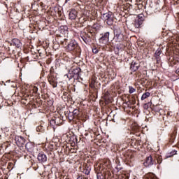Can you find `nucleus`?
Instances as JSON below:
<instances>
[{
	"instance_id": "nucleus-7",
	"label": "nucleus",
	"mask_w": 179,
	"mask_h": 179,
	"mask_svg": "<svg viewBox=\"0 0 179 179\" xmlns=\"http://www.w3.org/2000/svg\"><path fill=\"white\" fill-rule=\"evenodd\" d=\"M10 45H14L16 48H22V42L17 38H13L10 43Z\"/></svg>"
},
{
	"instance_id": "nucleus-39",
	"label": "nucleus",
	"mask_w": 179,
	"mask_h": 179,
	"mask_svg": "<svg viewBox=\"0 0 179 179\" xmlns=\"http://www.w3.org/2000/svg\"><path fill=\"white\" fill-rule=\"evenodd\" d=\"M27 145H29V143H26L25 144V148L27 149Z\"/></svg>"
},
{
	"instance_id": "nucleus-19",
	"label": "nucleus",
	"mask_w": 179,
	"mask_h": 179,
	"mask_svg": "<svg viewBox=\"0 0 179 179\" xmlns=\"http://www.w3.org/2000/svg\"><path fill=\"white\" fill-rule=\"evenodd\" d=\"M106 23L107 24H108V26H111L113 23H114V20L113 19V17H111V15L106 20Z\"/></svg>"
},
{
	"instance_id": "nucleus-8",
	"label": "nucleus",
	"mask_w": 179,
	"mask_h": 179,
	"mask_svg": "<svg viewBox=\"0 0 179 179\" xmlns=\"http://www.w3.org/2000/svg\"><path fill=\"white\" fill-rule=\"evenodd\" d=\"M162 49L161 48H158L155 54V58L156 59L157 61V64H160L161 62V57L160 55H162Z\"/></svg>"
},
{
	"instance_id": "nucleus-18",
	"label": "nucleus",
	"mask_w": 179,
	"mask_h": 179,
	"mask_svg": "<svg viewBox=\"0 0 179 179\" xmlns=\"http://www.w3.org/2000/svg\"><path fill=\"white\" fill-rule=\"evenodd\" d=\"M155 159H156L158 164H160L162 162H163V158L162 157L161 155H155L154 156Z\"/></svg>"
},
{
	"instance_id": "nucleus-23",
	"label": "nucleus",
	"mask_w": 179,
	"mask_h": 179,
	"mask_svg": "<svg viewBox=\"0 0 179 179\" xmlns=\"http://www.w3.org/2000/svg\"><path fill=\"white\" fill-rule=\"evenodd\" d=\"M13 167H15V164H14L13 163L9 162V163L8 164L7 169H8V170H13Z\"/></svg>"
},
{
	"instance_id": "nucleus-34",
	"label": "nucleus",
	"mask_w": 179,
	"mask_h": 179,
	"mask_svg": "<svg viewBox=\"0 0 179 179\" xmlns=\"http://www.w3.org/2000/svg\"><path fill=\"white\" fill-rule=\"evenodd\" d=\"M33 92L34 93H37V92H38V88L37 87H34Z\"/></svg>"
},
{
	"instance_id": "nucleus-11",
	"label": "nucleus",
	"mask_w": 179,
	"mask_h": 179,
	"mask_svg": "<svg viewBox=\"0 0 179 179\" xmlns=\"http://www.w3.org/2000/svg\"><path fill=\"white\" fill-rule=\"evenodd\" d=\"M69 19H71V20H75V19H76V17H78V11H76V10L75 9H72L70 13H69Z\"/></svg>"
},
{
	"instance_id": "nucleus-5",
	"label": "nucleus",
	"mask_w": 179,
	"mask_h": 179,
	"mask_svg": "<svg viewBox=\"0 0 179 179\" xmlns=\"http://www.w3.org/2000/svg\"><path fill=\"white\" fill-rule=\"evenodd\" d=\"M114 34L117 37V40H122L124 38V35H122L121 29L120 27L114 29Z\"/></svg>"
},
{
	"instance_id": "nucleus-28",
	"label": "nucleus",
	"mask_w": 179,
	"mask_h": 179,
	"mask_svg": "<svg viewBox=\"0 0 179 179\" xmlns=\"http://www.w3.org/2000/svg\"><path fill=\"white\" fill-rule=\"evenodd\" d=\"M80 68H76V69H74L73 72L75 73V75H78L79 76V73H80Z\"/></svg>"
},
{
	"instance_id": "nucleus-40",
	"label": "nucleus",
	"mask_w": 179,
	"mask_h": 179,
	"mask_svg": "<svg viewBox=\"0 0 179 179\" xmlns=\"http://www.w3.org/2000/svg\"><path fill=\"white\" fill-rule=\"evenodd\" d=\"M64 41H66V43H68V40L67 39H64Z\"/></svg>"
},
{
	"instance_id": "nucleus-20",
	"label": "nucleus",
	"mask_w": 179,
	"mask_h": 179,
	"mask_svg": "<svg viewBox=\"0 0 179 179\" xmlns=\"http://www.w3.org/2000/svg\"><path fill=\"white\" fill-rule=\"evenodd\" d=\"M148 97H150V92H145L141 96V100H146Z\"/></svg>"
},
{
	"instance_id": "nucleus-27",
	"label": "nucleus",
	"mask_w": 179,
	"mask_h": 179,
	"mask_svg": "<svg viewBox=\"0 0 179 179\" xmlns=\"http://www.w3.org/2000/svg\"><path fill=\"white\" fill-rule=\"evenodd\" d=\"M83 173H84L86 176H89L90 174V169H87L85 168L83 169Z\"/></svg>"
},
{
	"instance_id": "nucleus-33",
	"label": "nucleus",
	"mask_w": 179,
	"mask_h": 179,
	"mask_svg": "<svg viewBox=\"0 0 179 179\" xmlns=\"http://www.w3.org/2000/svg\"><path fill=\"white\" fill-rule=\"evenodd\" d=\"M92 52H93V54H97V53L99 52V48H94L92 49Z\"/></svg>"
},
{
	"instance_id": "nucleus-2",
	"label": "nucleus",
	"mask_w": 179,
	"mask_h": 179,
	"mask_svg": "<svg viewBox=\"0 0 179 179\" xmlns=\"http://www.w3.org/2000/svg\"><path fill=\"white\" fill-rule=\"evenodd\" d=\"M153 164H156V159H155L154 156L150 155L145 159L144 166L145 167H149V166H152Z\"/></svg>"
},
{
	"instance_id": "nucleus-15",
	"label": "nucleus",
	"mask_w": 179,
	"mask_h": 179,
	"mask_svg": "<svg viewBox=\"0 0 179 179\" xmlns=\"http://www.w3.org/2000/svg\"><path fill=\"white\" fill-rule=\"evenodd\" d=\"M144 179H157V177L155 173H150L145 175Z\"/></svg>"
},
{
	"instance_id": "nucleus-38",
	"label": "nucleus",
	"mask_w": 179,
	"mask_h": 179,
	"mask_svg": "<svg viewBox=\"0 0 179 179\" xmlns=\"http://www.w3.org/2000/svg\"><path fill=\"white\" fill-rule=\"evenodd\" d=\"M28 97H29V96H24L25 100H27V98H28Z\"/></svg>"
},
{
	"instance_id": "nucleus-24",
	"label": "nucleus",
	"mask_w": 179,
	"mask_h": 179,
	"mask_svg": "<svg viewBox=\"0 0 179 179\" xmlns=\"http://www.w3.org/2000/svg\"><path fill=\"white\" fill-rule=\"evenodd\" d=\"M111 16V15L110 13H105L103 15V17L104 19V20H106V22H107V20H108V18Z\"/></svg>"
},
{
	"instance_id": "nucleus-35",
	"label": "nucleus",
	"mask_w": 179,
	"mask_h": 179,
	"mask_svg": "<svg viewBox=\"0 0 179 179\" xmlns=\"http://www.w3.org/2000/svg\"><path fill=\"white\" fill-rule=\"evenodd\" d=\"M63 94H64V96H68V92H64L63 93Z\"/></svg>"
},
{
	"instance_id": "nucleus-31",
	"label": "nucleus",
	"mask_w": 179,
	"mask_h": 179,
	"mask_svg": "<svg viewBox=\"0 0 179 179\" xmlns=\"http://www.w3.org/2000/svg\"><path fill=\"white\" fill-rule=\"evenodd\" d=\"M97 179H104V176L102 173H97Z\"/></svg>"
},
{
	"instance_id": "nucleus-22",
	"label": "nucleus",
	"mask_w": 179,
	"mask_h": 179,
	"mask_svg": "<svg viewBox=\"0 0 179 179\" xmlns=\"http://www.w3.org/2000/svg\"><path fill=\"white\" fill-rule=\"evenodd\" d=\"M94 85H96V80H94V78H92L90 83V87H91L92 89H93V88H94Z\"/></svg>"
},
{
	"instance_id": "nucleus-21",
	"label": "nucleus",
	"mask_w": 179,
	"mask_h": 179,
	"mask_svg": "<svg viewBox=\"0 0 179 179\" xmlns=\"http://www.w3.org/2000/svg\"><path fill=\"white\" fill-rule=\"evenodd\" d=\"M176 134H177V130H174L171 134V141L170 142H174V139H176Z\"/></svg>"
},
{
	"instance_id": "nucleus-25",
	"label": "nucleus",
	"mask_w": 179,
	"mask_h": 179,
	"mask_svg": "<svg viewBox=\"0 0 179 179\" xmlns=\"http://www.w3.org/2000/svg\"><path fill=\"white\" fill-rule=\"evenodd\" d=\"M49 179H57V176L52 173L48 174Z\"/></svg>"
},
{
	"instance_id": "nucleus-10",
	"label": "nucleus",
	"mask_w": 179,
	"mask_h": 179,
	"mask_svg": "<svg viewBox=\"0 0 179 179\" xmlns=\"http://www.w3.org/2000/svg\"><path fill=\"white\" fill-rule=\"evenodd\" d=\"M139 66H141V65H139L138 63L136 62H132L130 66V69L133 72H136V71L139 69Z\"/></svg>"
},
{
	"instance_id": "nucleus-17",
	"label": "nucleus",
	"mask_w": 179,
	"mask_h": 179,
	"mask_svg": "<svg viewBox=\"0 0 179 179\" xmlns=\"http://www.w3.org/2000/svg\"><path fill=\"white\" fill-rule=\"evenodd\" d=\"M142 24V20H135L134 22V27H136V29H139V27H141V25Z\"/></svg>"
},
{
	"instance_id": "nucleus-41",
	"label": "nucleus",
	"mask_w": 179,
	"mask_h": 179,
	"mask_svg": "<svg viewBox=\"0 0 179 179\" xmlns=\"http://www.w3.org/2000/svg\"><path fill=\"white\" fill-rule=\"evenodd\" d=\"M84 179H89V178H85Z\"/></svg>"
},
{
	"instance_id": "nucleus-6",
	"label": "nucleus",
	"mask_w": 179,
	"mask_h": 179,
	"mask_svg": "<svg viewBox=\"0 0 179 179\" xmlns=\"http://www.w3.org/2000/svg\"><path fill=\"white\" fill-rule=\"evenodd\" d=\"M108 38H110V33L106 32L102 37L99 38V43L101 44H106L107 41H108Z\"/></svg>"
},
{
	"instance_id": "nucleus-42",
	"label": "nucleus",
	"mask_w": 179,
	"mask_h": 179,
	"mask_svg": "<svg viewBox=\"0 0 179 179\" xmlns=\"http://www.w3.org/2000/svg\"><path fill=\"white\" fill-rule=\"evenodd\" d=\"M66 1H69V0H66Z\"/></svg>"
},
{
	"instance_id": "nucleus-12",
	"label": "nucleus",
	"mask_w": 179,
	"mask_h": 179,
	"mask_svg": "<svg viewBox=\"0 0 179 179\" xmlns=\"http://www.w3.org/2000/svg\"><path fill=\"white\" fill-rule=\"evenodd\" d=\"M61 121H62L61 118L55 117L50 120V124L51 125H61Z\"/></svg>"
},
{
	"instance_id": "nucleus-14",
	"label": "nucleus",
	"mask_w": 179,
	"mask_h": 179,
	"mask_svg": "<svg viewBox=\"0 0 179 179\" xmlns=\"http://www.w3.org/2000/svg\"><path fill=\"white\" fill-rule=\"evenodd\" d=\"M80 115V111H79V109H75L72 113H70V115H73L76 118H79Z\"/></svg>"
},
{
	"instance_id": "nucleus-1",
	"label": "nucleus",
	"mask_w": 179,
	"mask_h": 179,
	"mask_svg": "<svg viewBox=\"0 0 179 179\" xmlns=\"http://www.w3.org/2000/svg\"><path fill=\"white\" fill-rule=\"evenodd\" d=\"M66 50L68 51H75V52L79 51L78 43L73 40L69 41V42L67 43V46L66 47Z\"/></svg>"
},
{
	"instance_id": "nucleus-36",
	"label": "nucleus",
	"mask_w": 179,
	"mask_h": 179,
	"mask_svg": "<svg viewBox=\"0 0 179 179\" xmlns=\"http://www.w3.org/2000/svg\"><path fill=\"white\" fill-rule=\"evenodd\" d=\"M85 37H88V38H90V36H89V34H86V35H85Z\"/></svg>"
},
{
	"instance_id": "nucleus-9",
	"label": "nucleus",
	"mask_w": 179,
	"mask_h": 179,
	"mask_svg": "<svg viewBox=\"0 0 179 179\" xmlns=\"http://www.w3.org/2000/svg\"><path fill=\"white\" fill-rule=\"evenodd\" d=\"M38 160L40 163H45L47 162V155L44 152H41L38 155Z\"/></svg>"
},
{
	"instance_id": "nucleus-30",
	"label": "nucleus",
	"mask_w": 179,
	"mask_h": 179,
	"mask_svg": "<svg viewBox=\"0 0 179 179\" xmlns=\"http://www.w3.org/2000/svg\"><path fill=\"white\" fill-rule=\"evenodd\" d=\"M174 155H177V151L173 150V151L171 152L170 155H168V157H172V156H174Z\"/></svg>"
},
{
	"instance_id": "nucleus-16",
	"label": "nucleus",
	"mask_w": 179,
	"mask_h": 179,
	"mask_svg": "<svg viewBox=\"0 0 179 179\" xmlns=\"http://www.w3.org/2000/svg\"><path fill=\"white\" fill-rule=\"evenodd\" d=\"M103 98L105 101H108V100H110V92H108V91H104Z\"/></svg>"
},
{
	"instance_id": "nucleus-29",
	"label": "nucleus",
	"mask_w": 179,
	"mask_h": 179,
	"mask_svg": "<svg viewBox=\"0 0 179 179\" xmlns=\"http://www.w3.org/2000/svg\"><path fill=\"white\" fill-rule=\"evenodd\" d=\"M68 118L70 121H72L73 118H76V117H73V115H71V112L69 113Z\"/></svg>"
},
{
	"instance_id": "nucleus-26",
	"label": "nucleus",
	"mask_w": 179,
	"mask_h": 179,
	"mask_svg": "<svg viewBox=\"0 0 179 179\" xmlns=\"http://www.w3.org/2000/svg\"><path fill=\"white\" fill-rule=\"evenodd\" d=\"M129 93L130 94H132V93H134V92H136V90L135 88H134L133 87L129 86Z\"/></svg>"
},
{
	"instance_id": "nucleus-13",
	"label": "nucleus",
	"mask_w": 179,
	"mask_h": 179,
	"mask_svg": "<svg viewBox=\"0 0 179 179\" xmlns=\"http://www.w3.org/2000/svg\"><path fill=\"white\" fill-rule=\"evenodd\" d=\"M80 37L85 44L89 43V39L87 38V36H86V32H81Z\"/></svg>"
},
{
	"instance_id": "nucleus-4",
	"label": "nucleus",
	"mask_w": 179,
	"mask_h": 179,
	"mask_svg": "<svg viewBox=\"0 0 179 179\" xmlns=\"http://www.w3.org/2000/svg\"><path fill=\"white\" fill-rule=\"evenodd\" d=\"M15 143L19 148H23V145L26 144V139L22 136H18L15 138Z\"/></svg>"
},
{
	"instance_id": "nucleus-37",
	"label": "nucleus",
	"mask_w": 179,
	"mask_h": 179,
	"mask_svg": "<svg viewBox=\"0 0 179 179\" xmlns=\"http://www.w3.org/2000/svg\"><path fill=\"white\" fill-rule=\"evenodd\" d=\"M143 80H141V85H143Z\"/></svg>"
},
{
	"instance_id": "nucleus-3",
	"label": "nucleus",
	"mask_w": 179,
	"mask_h": 179,
	"mask_svg": "<svg viewBox=\"0 0 179 179\" xmlns=\"http://www.w3.org/2000/svg\"><path fill=\"white\" fill-rule=\"evenodd\" d=\"M48 80L50 85H51L52 86V87H57L58 84L57 82V78H55V76H54V74L50 73L48 76Z\"/></svg>"
},
{
	"instance_id": "nucleus-32",
	"label": "nucleus",
	"mask_w": 179,
	"mask_h": 179,
	"mask_svg": "<svg viewBox=\"0 0 179 179\" xmlns=\"http://www.w3.org/2000/svg\"><path fill=\"white\" fill-rule=\"evenodd\" d=\"M138 20H141V22H143V14H139L138 15Z\"/></svg>"
}]
</instances>
